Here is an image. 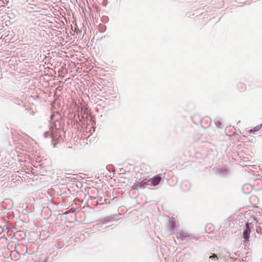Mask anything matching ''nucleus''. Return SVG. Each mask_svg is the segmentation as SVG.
<instances>
[{
    "label": "nucleus",
    "instance_id": "1",
    "mask_svg": "<svg viewBox=\"0 0 262 262\" xmlns=\"http://www.w3.org/2000/svg\"><path fill=\"white\" fill-rule=\"evenodd\" d=\"M177 238H180L181 241L195 239V237L192 235L183 231H181L178 233Z\"/></svg>",
    "mask_w": 262,
    "mask_h": 262
},
{
    "label": "nucleus",
    "instance_id": "2",
    "mask_svg": "<svg viewBox=\"0 0 262 262\" xmlns=\"http://www.w3.org/2000/svg\"><path fill=\"white\" fill-rule=\"evenodd\" d=\"M147 183V179L140 178L131 187L132 190L138 189L140 188L142 186Z\"/></svg>",
    "mask_w": 262,
    "mask_h": 262
},
{
    "label": "nucleus",
    "instance_id": "3",
    "mask_svg": "<svg viewBox=\"0 0 262 262\" xmlns=\"http://www.w3.org/2000/svg\"><path fill=\"white\" fill-rule=\"evenodd\" d=\"M251 224L246 223L245 227L243 231V238L245 241L248 240L251 232L250 225Z\"/></svg>",
    "mask_w": 262,
    "mask_h": 262
},
{
    "label": "nucleus",
    "instance_id": "4",
    "mask_svg": "<svg viewBox=\"0 0 262 262\" xmlns=\"http://www.w3.org/2000/svg\"><path fill=\"white\" fill-rule=\"evenodd\" d=\"M161 179V178L160 176H155L147 180V183H150V184L153 186H156L159 184Z\"/></svg>",
    "mask_w": 262,
    "mask_h": 262
},
{
    "label": "nucleus",
    "instance_id": "5",
    "mask_svg": "<svg viewBox=\"0 0 262 262\" xmlns=\"http://www.w3.org/2000/svg\"><path fill=\"white\" fill-rule=\"evenodd\" d=\"M170 230L171 233H173L175 229L176 222L173 220L169 221Z\"/></svg>",
    "mask_w": 262,
    "mask_h": 262
},
{
    "label": "nucleus",
    "instance_id": "6",
    "mask_svg": "<svg viewBox=\"0 0 262 262\" xmlns=\"http://www.w3.org/2000/svg\"><path fill=\"white\" fill-rule=\"evenodd\" d=\"M262 124H259L257 125L256 126H255L253 128V129H251L249 130L250 133H254L258 131L261 127Z\"/></svg>",
    "mask_w": 262,
    "mask_h": 262
},
{
    "label": "nucleus",
    "instance_id": "7",
    "mask_svg": "<svg viewBox=\"0 0 262 262\" xmlns=\"http://www.w3.org/2000/svg\"><path fill=\"white\" fill-rule=\"evenodd\" d=\"M227 169L225 167H222L220 170V173L223 175H225L227 173Z\"/></svg>",
    "mask_w": 262,
    "mask_h": 262
},
{
    "label": "nucleus",
    "instance_id": "8",
    "mask_svg": "<svg viewBox=\"0 0 262 262\" xmlns=\"http://www.w3.org/2000/svg\"><path fill=\"white\" fill-rule=\"evenodd\" d=\"M215 124L217 128L222 127V123L219 120L215 121Z\"/></svg>",
    "mask_w": 262,
    "mask_h": 262
},
{
    "label": "nucleus",
    "instance_id": "9",
    "mask_svg": "<svg viewBox=\"0 0 262 262\" xmlns=\"http://www.w3.org/2000/svg\"><path fill=\"white\" fill-rule=\"evenodd\" d=\"M209 259H214V258H217V256H216V255L213 254V255L209 256Z\"/></svg>",
    "mask_w": 262,
    "mask_h": 262
}]
</instances>
